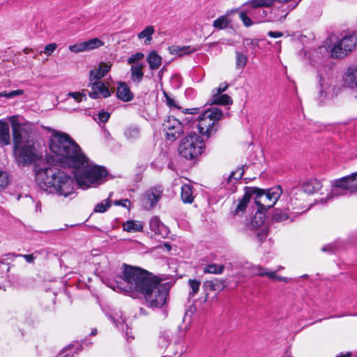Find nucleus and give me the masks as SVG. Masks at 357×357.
<instances>
[{
    "mask_svg": "<svg viewBox=\"0 0 357 357\" xmlns=\"http://www.w3.org/2000/svg\"><path fill=\"white\" fill-rule=\"evenodd\" d=\"M49 148L59 157L58 160L61 163L81 170L75 175V178L77 184L82 189L100 184L107 176L105 168L89 163L79 146L65 132L54 131L50 138Z\"/></svg>",
    "mask_w": 357,
    "mask_h": 357,
    "instance_id": "obj_1",
    "label": "nucleus"
},
{
    "mask_svg": "<svg viewBox=\"0 0 357 357\" xmlns=\"http://www.w3.org/2000/svg\"><path fill=\"white\" fill-rule=\"evenodd\" d=\"M114 290L137 292L142 295L146 305L153 310L165 306L168 289L152 273L139 268L125 266L123 275H117L107 284Z\"/></svg>",
    "mask_w": 357,
    "mask_h": 357,
    "instance_id": "obj_2",
    "label": "nucleus"
},
{
    "mask_svg": "<svg viewBox=\"0 0 357 357\" xmlns=\"http://www.w3.org/2000/svg\"><path fill=\"white\" fill-rule=\"evenodd\" d=\"M13 137V155L19 167H28L43 158V152L32 137L33 128L29 123H20L15 116L10 117Z\"/></svg>",
    "mask_w": 357,
    "mask_h": 357,
    "instance_id": "obj_3",
    "label": "nucleus"
},
{
    "mask_svg": "<svg viewBox=\"0 0 357 357\" xmlns=\"http://www.w3.org/2000/svg\"><path fill=\"white\" fill-rule=\"evenodd\" d=\"M35 176L36 183L43 191L64 197L74 193L73 178L56 166L36 169Z\"/></svg>",
    "mask_w": 357,
    "mask_h": 357,
    "instance_id": "obj_4",
    "label": "nucleus"
},
{
    "mask_svg": "<svg viewBox=\"0 0 357 357\" xmlns=\"http://www.w3.org/2000/svg\"><path fill=\"white\" fill-rule=\"evenodd\" d=\"M252 199L258 206V209L265 211L273 207L280 197L282 190L280 185L268 189H261L257 187H250Z\"/></svg>",
    "mask_w": 357,
    "mask_h": 357,
    "instance_id": "obj_5",
    "label": "nucleus"
},
{
    "mask_svg": "<svg viewBox=\"0 0 357 357\" xmlns=\"http://www.w3.org/2000/svg\"><path fill=\"white\" fill-rule=\"evenodd\" d=\"M204 149L205 144L202 137L195 132H190L182 139L178 150L181 157L194 160L201 155Z\"/></svg>",
    "mask_w": 357,
    "mask_h": 357,
    "instance_id": "obj_6",
    "label": "nucleus"
},
{
    "mask_svg": "<svg viewBox=\"0 0 357 357\" xmlns=\"http://www.w3.org/2000/svg\"><path fill=\"white\" fill-rule=\"evenodd\" d=\"M222 112L216 107L205 110L197 119L199 133L209 137L218 130L217 123L222 117Z\"/></svg>",
    "mask_w": 357,
    "mask_h": 357,
    "instance_id": "obj_7",
    "label": "nucleus"
},
{
    "mask_svg": "<svg viewBox=\"0 0 357 357\" xmlns=\"http://www.w3.org/2000/svg\"><path fill=\"white\" fill-rule=\"evenodd\" d=\"M331 185L333 189L328 195L329 198L353 194L357 190V172L335 179Z\"/></svg>",
    "mask_w": 357,
    "mask_h": 357,
    "instance_id": "obj_8",
    "label": "nucleus"
},
{
    "mask_svg": "<svg viewBox=\"0 0 357 357\" xmlns=\"http://www.w3.org/2000/svg\"><path fill=\"white\" fill-rule=\"evenodd\" d=\"M282 3L281 18L284 19L290 10L296 7L300 0H251L243 5V7L257 8L260 7H270L274 2Z\"/></svg>",
    "mask_w": 357,
    "mask_h": 357,
    "instance_id": "obj_9",
    "label": "nucleus"
},
{
    "mask_svg": "<svg viewBox=\"0 0 357 357\" xmlns=\"http://www.w3.org/2000/svg\"><path fill=\"white\" fill-rule=\"evenodd\" d=\"M322 188L321 182L317 178H310L304 182L301 187H296L291 189L289 196L291 201L303 199L304 193L313 194L318 192Z\"/></svg>",
    "mask_w": 357,
    "mask_h": 357,
    "instance_id": "obj_10",
    "label": "nucleus"
},
{
    "mask_svg": "<svg viewBox=\"0 0 357 357\" xmlns=\"http://www.w3.org/2000/svg\"><path fill=\"white\" fill-rule=\"evenodd\" d=\"M162 129L166 138L169 141H175L184 132V126L178 119L174 116H168L162 123Z\"/></svg>",
    "mask_w": 357,
    "mask_h": 357,
    "instance_id": "obj_11",
    "label": "nucleus"
},
{
    "mask_svg": "<svg viewBox=\"0 0 357 357\" xmlns=\"http://www.w3.org/2000/svg\"><path fill=\"white\" fill-rule=\"evenodd\" d=\"M162 193L161 187L152 188L146 191L142 198V206L146 210L153 208L160 199Z\"/></svg>",
    "mask_w": 357,
    "mask_h": 357,
    "instance_id": "obj_12",
    "label": "nucleus"
},
{
    "mask_svg": "<svg viewBox=\"0 0 357 357\" xmlns=\"http://www.w3.org/2000/svg\"><path fill=\"white\" fill-rule=\"evenodd\" d=\"M243 173L244 171L241 168L236 171L231 172L227 178H224L221 183L222 187L225 188L229 193L235 192L236 191V183L242 178Z\"/></svg>",
    "mask_w": 357,
    "mask_h": 357,
    "instance_id": "obj_13",
    "label": "nucleus"
},
{
    "mask_svg": "<svg viewBox=\"0 0 357 357\" xmlns=\"http://www.w3.org/2000/svg\"><path fill=\"white\" fill-rule=\"evenodd\" d=\"M90 83L91 85V91L89 92V96L91 98L96 99L100 97L107 98L110 96V91L108 87L100 80H93Z\"/></svg>",
    "mask_w": 357,
    "mask_h": 357,
    "instance_id": "obj_14",
    "label": "nucleus"
},
{
    "mask_svg": "<svg viewBox=\"0 0 357 357\" xmlns=\"http://www.w3.org/2000/svg\"><path fill=\"white\" fill-rule=\"evenodd\" d=\"M345 87L354 89L357 86V66L351 65L347 68L343 75Z\"/></svg>",
    "mask_w": 357,
    "mask_h": 357,
    "instance_id": "obj_15",
    "label": "nucleus"
},
{
    "mask_svg": "<svg viewBox=\"0 0 357 357\" xmlns=\"http://www.w3.org/2000/svg\"><path fill=\"white\" fill-rule=\"evenodd\" d=\"M316 52L329 55V52L325 45L319 46L316 50ZM330 55L333 58L342 59L347 54L346 51H344L343 47H342L340 42H338L331 48Z\"/></svg>",
    "mask_w": 357,
    "mask_h": 357,
    "instance_id": "obj_16",
    "label": "nucleus"
},
{
    "mask_svg": "<svg viewBox=\"0 0 357 357\" xmlns=\"http://www.w3.org/2000/svg\"><path fill=\"white\" fill-rule=\"evenodd\" d=\"M284 268L281 266L275 271H270L266 268H264L261 266H257L255 267V274L259 276H267L269 279L276 280L278 281L288 282L289 280L287 278L279 276L276 274L277 271H279Z\"/></svg>",
    "mask_w": 357,
    "mask_h": 357,
    "instance_id": "obj_17",
    "label": "nucleus"
},
{
    "mask_svg": "<svg viewBox=\"0 0 357 357\" xmlns=\"http://www.w3.org/2000/svg\"><path fill=\"white\" fill-rule=\"evenodd\" d=\"M265 214L262 211L258 209L253 218L246 224L248 230L257 231L260 229L265 228L264 226Z\"/></svg>",
    "mask_w": 357,
    "mask_h": 357,
    "instance_id": "obj_18",
    "label": "nucleus"
},
{
    "mask_svg": "<svg viewBox=\"0 0 357 357\" xmlns=\"http://www.w3.org/2000/svg\"><path fill=\"white\" fill-rule=\"evenodd\" d=\"M111 64L101 62L99 64L98 68H94L90 71L89 79L90 82L93 80H100L102 77L106 75V74L110 70Z\"/></svg>",
    "mask_w": 357,
    "mask_h": 357,
    "instance_id": "obj_19",
    "label": "nucleus"
},
{
    "mask_svg": "<svg viewBox=\"0 0 357 357\" xmlns=\"http://www.w3.org/2000/svg\"><path fill=\"white\" fill-rule=\"evenodd\" d=\"M116 96L123 102H129L133 99V94L129 86L124 82H120L116 89Z\"/></svg>",
    "mask_w": 357,
    "mask_h": 357,
    "instance_id": "obj_20",
    "label": "nucleus"
},
{
    "mask_svg": "<svg viewBox=\"0 0 357 357\" xmlns=\"http://www.w3.org/2000/svg\"><path fill=\"white\" fill-rule=\"evenodd\" d=\"M199 50V49L198 47L190 45H172L169 47V52L172 54L178 55L179 56L189 55L192 53L198 51Z\"/></svg>",
    "mask_w": 357,
    "mask_h": 357,
    "instance_id": "obj_21",
    "label": "nucleus"
},
{
    "mask_svg": "<svg viewBox=\"0 0 357 357\" xmlns=\"http://www.w3.org/2000/svg\"><path fill=\"white\" fill-rule=\"evenodd\" d=\"M123 135L128 141L133 142L140 137L141 129L137 125H129L124 128Z\"/></svg>",
    "mask_w": 357,
    "mask_h": 357,
    "instance_id": "obj_22",
    "label": "nucleus"
},
{
    "mask_svg": "<svg viewBox=\"0 0 357 357\" xmlns=\"http://www.w3.org/2000/svg\"><path fill=\"white\" fill-rule=\"evenodd\" d=\"M144 64L143 63L132 65L130 67V79L133 83L139 84L144 77Z\"/></svg>",
    "mask_w": 357,
    "mask_h": 357,
    "instance_id": "obj_23",
    "label": "nucleus"
},
{
    "mask_svg": "<svg viewBox=\"0 0 357 357\" xmlns=\"http://www.w3.org/2000/svg\"><path fill=\"white\" fill-rule=\"evenodd\" d=\"M251 199H252V195L250 190V187H246L245 188L244 195L239 200L238 204L236 205V207L234 211V215H237L241 212H244Z\"/></svg>",
    "mask_w": 357,
    "mask_h": 357,
    "instance_id": "obj_24",
    "label": "nucleus"
},
{
    "mask_svg": "<svg viewBox=\"0 0 357 357\" xmlns=\"http://www.w3.org/2000/svg\"><path fill=\"white\" fill-rule=\"evenodd\" d=\"M10 129L9 126L5 121H0V146H4L10 144Z\"/></svg>",
    "mask_w": 357,
    "mask_h": 357,
    "instance_id": "obj_25",
    "label": "nucleus"
},
{
    "mask_svg": "<svg viewBox=\"0 0 357 357\" xmlns=\"http://www.w3.org/2000/svg\"><path fill=\"white\" fill-rule=\"evenodd\" d=\"M352 241L350 239L345 241L341 240H336L334 242L325 245L321 248V251L328 253H335L337 251L345 248V244L347 242L351 243Z\"/></svg>",
    "mask_w": 357,
    "mask_h": 357,
    "instance_id": "obj_26",
    "label": "nucleus"
},
{
    "mask_svg": "<svg viewBox=\"0 0 357 357\" xmlns=\"http://www.w3.org/2000/svg\"><path fill=\"white\" fill-rule=\"evenodd\" d=\"M225 282L226 281L225 280L214 279L204 282V287L206 290L211 291H221L226 287Z\"/></svg>",
    "mask_w": 357,
    "mask_h": 357,
    "instance_id": "obj_27",
    "label": "nucleus"
},
{
    "mask_svg": "<svg viewBox=\"0 0 357 357\" xmlns=\"http://www.w3.org/2000/svg\"><path fill=\"white\" fill-rule=\"evenodd\" d=\"M211 102L212 105H227L232 103V99L227 94L212 92Z\"/></svg>",
    "mask_w": 357,
    "mask_h": 357,
    "instance_id": "obj_28",
    "label": "nucleus"
},
{
    "mask_svg": "<svg viewBox=\"0 0 357 357\" xmlns=\"http://www.w3.org/2000/svg\"><path fill=\"white\" fill-rule=\"evenodd\" d=\"M333 82V79L332 78H325V77H320L319 79V84L321 86V90L319 91V94L321 96H322L323 93H325L326 94H330V93H335L337 94V92H335V89H331V85Z\"/></svg>",
    "mask_w": 357,
    "mask_h": 357,
    "instance_id": "obj_29",
    "label": "nucleus"
},
{
    "mask_svg": "<svg viewBox=\"0 0 357 357\" xmlns=\"http://www.w3.org/2000/svg\"><path fill=\"white\" fill-rule=\"evenodd\" d=\"M149 227L152 231L156 234H162L167 231V227L158 217H153L149 221Z\"/></svg>",
    "mask_w": 357,
    "mask_h": 357,
    "instance_id": "obj_30",
    "label": "nucleus"
},
{
    "mask_svg": "<svg viewBox=\"0 0 357 357\" xmlns=\"http://www.w3.org/2000/svg\"><path fill=\"white\" fill-rule=\"evenodd\" d=\"M342 47H343L344 51H346V54L352 51V50L355 47L357 43V38L354 36H344L340 41Z\"/></svg>",
    "mask_w": 357,
    "mask_h": 357,
    "instance_id": "obj_31",
    "label": "nucleus"
},
{
    "mask_svg": "<svg viewBox=\"0 0 357 357\" xmlns=\"http://www.w3.org/2000/svg\"><path fill=\"white\" fill-rule=\"evenodd\" d=\"M151 70H154L159 68L162 63V58L155 51L151 52L146 58Z\"/></svg>",
    "mask_w": 357,
    "mask_h": 357,
    "instance_id": "obj_32",
    "label": "nucleus"
},
{
    "mask_svg": "<svg viewBox=\"0 0 357 357\" xmlns=\"http://www.w3.org/2000/svg\"><path fill=\"white\" fill-rule=\"evenodd\" d=\"M143 223L138 220H128L123 225V229L128 232H137L143 230Z\"/></svg>",
    "mask_w": 357,
    "mask_h": 357,
    "instance_id": "obj_33",
    "label": "nucleus"
},
{
    "mask_svg": "<svg viewBox=\"0 0 357 357\" xmlns=\"http://www.w3.org/2000/svg\"><path fill=\"white\" fill-rule=\"evenodd\" d=\"M181 199L184 203H192L194 200L192 187L189 184H185L181 187Z\"/></svg>",
    "mask_w": 357,
    "mask_h": 357,
    "instance_id": "obj_34",
    "label": "nucleus"
},
{
    "mask_svg": "<svg viewBox=\"0 0 357 357\" xmlns=\"http://www.w3.org/2000/svg\"><path fill=\"white\" fill-rule=\"evenodd\" d=\"M225 270V265L217 264H207L203 269L204 273L221 274Z\"/></svg>",
    "mask_w": 357,
    "mask_h": 357,
    "instance_id": "obj_35",
    "label": "nucleus"
},
{
    "mask_svg": "<svg viewBox=\"0 0 357 357\" xmlns=\"http://www.w3.org/2000/svg\"><path fill=\"white\" fill-rule=\"evenodd\" d=\"M154 32L155 29L153 26H147L142 31L139 33L138 38L139 39L145 38V43L149 44L152 40V35Z\"/></svg>",
    "mask_w": 357,
    "mask_h": 357,
    "instance_id": "obj_36",
    "label": "nucleus"
},
{
    "mask_svg": "<svg viewBox=\"0 0 357 357\" xmlns=\"http://www.w3.org/2000/svg\"><path fill=\"white\" fill-rule=\"evenodd\" d=\"M172 333L169 331L162 332L158 338V345L161 349H166L171 342Z\"/></svg>",
    "mask_w": 357,
    "mask_h": 357,
    "instance_id": "obj_37",
    "label": "nucleus"
},
{
    "mask_svg": "<svg viewBox=\"0 0 357 357\" xmlns=\"http://www.w3.org/2000/svg\"><path fill=\"white\" fill-rule=\"evenodd\" d=\"M86 51H91L104 45L105 43L98 38H91L87 41H84Z\"/></svg>",
    "mask_w": 357,
    "mask_h": 357,
    "instance_id": "obj_38",
    "label": "nucleus"
},
{
    "mask_svg": "<svg viewBox=\"0 0 357 357\" xmlns=\"http://www.w3.org/2000/svg\"><path fill=\"white\" fill-rule=\"evenodd\" d=\"M188 285L190 289L189 291V296L194 297L199 291L201 282L196 279H190L188 280Z\"/></svg>",
    "mask_w": 357,
    "mask_h": 357,
    "instance_id": "obj_39",
    "label": "nucleus"
},
{
    "mask_svg": "<svg viewBox=\"0 0 357 357\" xmlns=\"http://www.w3.org/2000/svg\"><path fill=\"white\" fill-rule=\"evenodd\" d=\"M9 174L6 171L0 170V192L3 191L10 183Z\"/></svg>",
    "mask_w": 357,
    "mask_h": 357,
    "instance_id": "obj_40",
    "label": "nucleus"
},
{
    "mask_svg": "<svg viewBox=\"0 0 357 357\" xmlns=\"http://www.w3.org/2000/svg\"><path fill=\"white\" fill-rule=\"evenodd\" d=\"M248 56L244 54L236 52V67L238 69H243L248 63Z\"/></svg>",
    "mask_w": 357,
    "mask_h": 357,
    "instance_id": "obj_41",
    "label": "nucleus"
},
{
    "mask_svg": "<svg viewBox=\"0 0 357 357\" xmlns=\"http://www.w3.org/2000/svg\"><path fill=\"white\" fill-rule=\"evenodd\" d=\"M229 23L227 15H222L213 21V26L218 29H223L226 28Z\"/></svg>",
    "mask_w": 357,
    "mask_h": 357,
    "instance_id": "obj_42",
    "label": "nucleus"
},
{
    "mask_svg": "<svg viewBox=\"0 0 357 357\" xmlns=\"http://www.w3.org/2000/svg\"><path fill=\"white\" fill-rule=\"evenodd\" d=\"M111 197V195L109 198L102 201L100 203H98L96 205L93 211L96 213H104L107 209H109L111 206V202L109 198Z\"/></svg>",
    "mask_w": 357,
    "mask_h": 357,
    "instance_id": "obj_43",
    "label": "nucleus"
},
{
    "mask_svg": "<svg viewBox=\"0 0 357 357\" xmlns=\"http://www.w3.org/2000/svg\"><path fill=\"white\" fill-rule=\"evenodd\" d=\"M289 218L288 213L285 211L277 209L273 215V220L278 222L286 221Z\"/></svg>",
    "mask_w": 357,
    "mask_h": 357,
    "instance_id": "obj_44",
    "label": "nucleus"
},
{
    "mask_svg": "<svg viewBox=\"0 0 357 357\" xmlns=\"http://www.w3.org/2000/svg\"><path fill=\"white\" fill-rule=\"evenodd\" d=\"M79 344L77 343L76 345L75 344H69L68 347H65L61 353H60L57 357H74V354H77V351H70L75 347L76 349L78 348Z\"/></svg>",
    "mask_w": 357,
    "mask_h": 357,
    "instance_id": "obj_45",
    "label": "nucleus"
},
{
    "mask_svg": "<svg viewBox=\"0 0 357 357\" xmlns=\"http://www.w3.org/2000/svg\"><path fill=\"white\" fill-rule=\"evenodd\" d=\"M248 14H251V10L248 9L243 10L239 13V17L245 26H250L252 24V20L248 16Z\"/></svg>",
    "mask_w": 357,
    "mask_h": 357,
    "instance_id": "obj_46",
    "label": "nucleus"
},
{
    "mask_svg": "<svg viewBox=\"0 0 357 357\" xmlns=\"http://www.w3.org/2000/svg\"><path fill=\"white\" fill-rule=\"evenodd\" d=\"M69 50L74 53H79L83 52H87L85 46L84 41L81 43H77L74 45H71L69 46Z\"/></svg>",
    "mask_w": 357,
    "mask_h": 357,
    "instance_id": "obj_47",
    "label": "nucleus"
},
{
    "mask_svg": "<svg viewBox=\"0 0 357 357\" xmlns=\"http://www.w3.org/2000/svg\"><path fill=\"white\" fill-rule=\"evenodd\" d=\"M144 55L142 52H137L133 54H132L128 59L127 62L128 64L132 65H136L137 63H140L139 62L140 60H142L144 58Z\"/></svg>",
    "mask_w": 357,
    "mask_h": 357,
    "instance_id": "obj_48",
    "label": "nucleus"
},
{
    "mask_svg": "<svg viewBox=\"0 0 357 357\" xmlns=\"http://www.w3.org/2000/svg\"><path fill=\"white\" fill-rule=\"evenodd\" d=\"M68 96L73 98L77 102L86 100V96L82 92H70Z\"/></svg>",
    "mask_w": 357,
    "mask_h": 357,
    "instance_id": "obj_49",
    "label": "nucleus"
},
{
    "mask_svg": "<svg viewBox=\"0 0 357 357\" xmlns=\"http://www.w3.org/2000/svg\"><path fill=\"white\" fill-rule=\"evenodd\" d=\"M98 117H95L94 119L98 120L99 122L106 123L110 116V114L107 112L102 111L98 114Z\"/></svg>",
    "mask_w": 357,
    "mask_h": 357,
    "instance_id": "obj_50",
    "label": "nucleus"
},
{
    "mask_svg": "<svg viewBox=\"0 0 357 357\" xmlns=\"http://www.w3.org/2000/svg\"><path fill=\"white\" fill-rule=\"evenodd\" d=\"M255 232H256V234L257 236L258 241L259 243H262L266 238V237L268 236V230L266 227L263 228V229H260L259 230H258Z\"/></svg>",
    "mask_w": 357,
    "mask_h": 357,
    "instance_id": "obj_51",
    "label": "nucleus"
},
{
    "mask_svg": "<svg viewBox=\"0 0 357 357\" xmlns=\"http://www.w3.org/2000/svg\"><path fill=\"white\" fill-rule=\"evenodd\" d=\"M38 252H36L31 255H19V257H23L26 262L33 264L34 262V260L37 257V255L38 254Z\"/></svg>",
    "mask_w": 357,
    "mask_h": 357,
    "instance_id": "obj_52",
    "label": "nucleus"
},
{
    "mask_svg": "<svg viewBox=\"0 0 357 357\" xmlns=\"http://www.w3.org/2000/svg\"><path fill=\"white\" fill-rule=\"evenodd\" d=\"M57 45L56 43H50L47 45H45L44 48V54H45L47 56L51 55L54 51L56 49Z\"/></svg>",
    "mask_w": 357,
    "mask_h": 357,
    "instance_id": "obj_53",
    "label": "nucleus"
},
{
    "mask_svg": "<svg viewBox=\"0 0 357 357\" xmlns=\"http://www.w3.org/2000/svg\"><path fill=\"white\" fill-rule=\"evenodd\" d=\"M228 86L229 85L227 82L220 83L219 86L216 89H214L212 92L218 93V94L222 93L227 89Z\"/></svg>",
    "mask_w": 357,
    "mask_h": 357,
    "instance_id": "obj_54",
    "label": "nucleus"
},
{
    "mask_svg": "<svg viewBox=\"0 0 357 357\" xmlns=\"http://www.w3.org/2000/svg\"><path fill=\"white\" fill-rule=\"evenodd\" d=\"M22 93H23V91L20 90V89L12 91L10 93H8V98H11L15 96L22 95Z\"/></svg>",
    "mask_w": 357,
    "mask_h": 357,
    "instance_id": "obj_55",
    "label": "nucleus"
},
{
    "mask_svg": "<svg viewBox=\"0 0 357 357\" xmlns=\"http://www.w3.org/2000/svg\"><path fill=\"white\" fill-rule=\"evenodd\" d=\"M126 203H130L129 200L128 199H121V200H116L114 204L116 206H121L123 207H126Z\"/></svg>",
    "mask_w": 357,
    "mask_h": 357,
    "instance_id": "obj_56",
    "label": "nucleus"
},
{
    "mask_svg": "<svg viewBox=\"0 0 357 357\" xmlns=\"http://www.w3.org/2000/svg\"><path fill=\"white\" fill-rule=\"evenodd\" d=\"M268 35L271 37V38H279V37H281L282 36V33L281 32H279V31H270L268 33Z\"/></svg>",
    "mask_w": 357,
    "mask_h": 357,
    "instance_id": "obj_57",
    "label": "nucleus"
},
{
    "mask_svg": "<svg viewBox=\"0 0 357 357\" xmlns=\"http://www.w3.org/2000/svg\"><path fill=\"white\" fill-rule=\"evenodd\" d=\"M166 101H167V104L169 106V107H176V102L174 101V99L171 98L170 97L167 96L166 94Z\"/></svg>",
    "mask_w": 357,
    "mask_h": 357,
    "instance_id": "obj_58",
    "label": "nucleus"
},
{
    "mask_svg": "<svg viewBox=\"0 0 357 357\" xmlns=\"http://www.w3.org/2000/svg\"><path fill=\"white\" fill-rule=\"evenodd\" d=\"M243 43L245 45H257V42L255 40H252V39H249V38H246L243 41Z\"/></svg>",
    "mask_w": 357,
    "mask_h": 357,
    "instance_id": "obj_59",
    "label": "nucleus"
},
{
    "mask_svg": "<svg viewBox=\"0 0 357 357\" xmlns=\"http://www.w3.org/2000/svg\"><path fill=\"white\" fill-rule=\"evenodd\" d=\"M335 357H356L354 354H353L351 352H345V353H340V354L337 355Z\"/></svg>",
    "mask_w": 357,
    "mask_h": 357,
    "instance_id": "obj_60",
    "label": "nucleus"
},
{
    "mask_svg": "<svg viewBox=\"0 0 357 357\" xmlns=\"http://www.w3.org/2000/svg\"><path fill=\"white\" fill-rule=\"evenodd\" d=\"M186 112L190 114H198L199 112V108H192V109H186Z\"/></svg>",
    "mask_w": 357,
    "mask_h": 357,
    "instance_id": "obj_61",
    "label": "nucleus"
},
{
    "mask_svg": "<svg viewBox=\"0 0 357 357\" xmlns=\"http://www.w3.org/2000/svg\"><path fill=\"white\" fill-rule=\"evenodd\" d=\"M33 52V50L31 48L26 47L24 49V52L26 54H30Z\"/></svg>",
    "mask_w": 357,
    "mask_h": 357,
    "instance_id": "obj_62",
    "label": "nucleus"
},
{
    "mask_svg": "<svg viewBox=\"0 0 357 357\" xmlns=\"http://www.w3.org/2000/svg\"><path fill=\"white\" fill-rule=\"evenodd\" d=\"M8 93H6V91L1 92L0 93V97H6L8 98Z\"/></svg>",
    "mask_w": 357,
    "mask_h": 357,
    "instance_id": "obj_63",
    "label": "nucleus"
},
{
    "mask_svg": "<svg viewBox=\"0 0 357 357\" xmlns=\"http://www.w3.org/2000/svg\"><path fill=\"white\" fill-rule=\"evenodd\" d=\"M139 314H140V315H144V314H146L145 310H144V309H143L142 307H141V308L139 309Z\"/></svg>",
    "mask_w": 357,
    "mask_h": 357,
    "instance_id": "obj_64",
    "label": "nucleus"
}]
</instances>
